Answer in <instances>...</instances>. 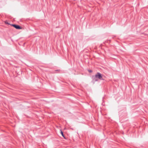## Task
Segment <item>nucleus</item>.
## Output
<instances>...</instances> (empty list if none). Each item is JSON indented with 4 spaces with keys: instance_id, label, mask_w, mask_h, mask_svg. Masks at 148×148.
I'll list each match as a JSON object with an SVG mask.
<instances>
[{
    "instance_id": "f257e3e1",
    "label": "nucleus",
    "mask_w": 148,
    "mask_h": 148,
    "mask_svg": "<svg viewBox=\"0 0 148 148\" xmlns=\"http://www.w3.org/2000/svg\"><path fill=\"white\" fill-rule=\"evenodd\" d=\"M93 80L94 82L97 81L99 79H103L102 75L99 73H97L95 76H93Z\"/></svg>"
},
{
    "instance_id": "f03ea898",
    "label": "nucleus",
    "mask_w": 148,
    "mask_h": 148,
    "mask_svg": "<svg viewBox=\"0 0 148 148\" xmlns=\"http://www.w3.org/2000/svg\"><path fill=\"white\" fill-rule=\"evenodd\" d=\"M11 25L17 29H22L21 27L19 26L18 25H16L15 24H12V25Z\"/></svg>"
},
{
    "instance_id": "7ed1b4c3",
    "label": "nucleus",
    "mask_w": 148,
    "mask_h": 148,
    "mask_svg": "<svg viewBox=\"0 0 148 148\" xmlns=\"http://www.w3.org/2000/svg\"><path fill=\"white\" fill-rule=\"evenodd\" d=\"M60 133H61V134H62V136L64 138L66 139V138L64 136V135L63 134V133L61 130H60Z\"/></svg>"
},
{
    "instance_id": "20e7f679",
    "label": "nucleus",
    "mask_w": 148,
    "mask_h": 148,
    "mask_svg": "<svg viewBox=\"0 0 148 148\" xmlns=\"http://www.w3.org/2000/svg\"><path fill=\"white\" fill-rule=\"evenodd\" d=\"M88 71L90 73H92V71L90 70H88Z\"/></svg>"
},
{
    "instance_id": "39448f33",
    "label": "nucleus",
    "mask_w": 148,
    "mask_h": 148,
    "mask_svg": "<svg viewBox=\"0 0 148 148\" xmlns=\"http://www.w3.org/2000/svg\"><path fill=\"white\" fill-rule=\"evenodd\" d=\"M5 23H6V24H9V23H8V22L7 21H5Z\"/></svg>"
}]
</instances>
